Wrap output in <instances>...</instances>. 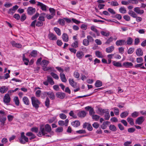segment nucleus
Instances as JSON below:
<instances>
[{
  "label": "nucleus",
  "instance_id": "1",
  "mask_svg": "<svg viewBox=\"0 0 146 146\" xmlns=\"http://www.w3.org/2000/svg\"><path fill=\"white\" fill-rule=\"evenodd\" d=\"M53 134L54 132L52 131L50 126L48 124H46L45 125L44 127L43 126L40 127L37 135L39 137L44 135L50 137Z\"/></svg>",
  "mask_w": 146,
  "mask_h": 146
},
{
  "label": "nucleus",
  "instance_id": "2",
  "mask_svg": "<svg viewBox=\"0 0 146 146\" xmlns=\"http://www.w3.org/2000/svg\"><path fill=\"white\" fill-rule=\"evenodd\" d=\"M32 103L34 107L36 109L39 107V105L40 104V102L35 97H32L31 98Z\"/></svg>",
  "mask_w": 146,
  "mask_h": 146
},
{
  "label": "nucleus",
  "instance_id": "3",
  "mask_svg": "<svg viewBox=\"0 0 146 146\" xmlns=\"http://www.w3.org/2000/svg\"><path fill=\"white\" fill-rule=\"evenodd\" d=\"M20 143L23 144H24L26 142H28L29 140L28 138L25 135V133L23 132L21 133L20 137L19 138Z\"/></svg>",
  "mask_w": 146,
  "mask_h": 146
},
{
  "label": "nucleus",
  "instance_id": "4",
  "mask_svg": "<svg viewBox=\"0 0 146 146\" xmlns=\"http://www.w3.org/2000/svg\"><path fill=\"white\" fill-rule=\"evenodd\" d=\"M6 115V114L3 111L0 110V121L4 124L6 120V117L4 116Z\"/></svg>",
  "mask_w": 146,
  "mask_h": 146
},
{
  "label": "nucleus",
  "instance_id": "5",
  "mask_svg": "<svg viewBox=\"0 0 146 146\" xmlns=\"http://www.w3.org/2000/svg\"><path fill=\"white\" fill-rule=\"evenodd\" d=\"M144 119L142 116L138 117L135 121V123L136 124L141 125L144 121Z\"/></svg>",
  "mask_w": 146,
  "mask_h": 146
},
{
  "label": "nucleus",
  "instance_id": "6",
  "mask_svg": "<svg viewBox=\"0 0 146 146\" xmlns=\"http://www.w3.org/2000/svg\"><path fill=\"white\" fill-rule=\"evenodd\" d=\"M28 14L30 15H32L35 13L36 11L35 8L31 7H29L27 10Z\"/></svg>",
  "mask_w": 146,
  "mask_h": 146
},
{
  "label": "nucleus",
  "instance_id": "7",
  "mask_svg": "<svg viewBox=\"0 0 146 146\" xmlns=\"http://www.w3.org/2000/svg\"><path fill=\"white\" fill-rule=\"evenodd\" d=\"M56 97L61 99H63L66 96V94L65 93L58 92L56 94Z\"/></svg>",
  "mask_w": 146,
  "mask_h": 146
},
{
  "label": "nucleus",
  "instance_id": "8",
  "mask_svg": "<svg viewBox=\"0 0 146 146\" xmlns=\"http://www.w3.org/2000/svg\"><path fill=\"white\" fill-rule=\"evenodd\" d=\"M116 44L117 46H122L126 45V42L125 40H117L115 43Z\"/></svg>",
  "mask_w": 146,
  "mask_h": 146
},
{
  "label": "nucleus",
  "instance_id": "9",
  "mask_svg": "<svg viewBox=\"0 0 146 146\" xmlns=\"http://www.w3.org/2000/svg\"><path fill=\"white\" fill-rule=\"evenodd\" d=\"M69 122V120L67 119L64 121L62 120H60L58 122L59 125L60 126L65 125L66 126L68 125Z\"/></svg>",
  "mask_w": 146,
  "mask_h": 146
},
{
  "label": "nucleus",
  "instance_id": "10",
  "mask_svg": "<svg viewBox=\"0 0 146 146\" xmlns=\"http://www.w3.org/2000/svg\"><path fill=\"white\" fill-rule=\"evenodd\" d=\"M134 11L138 14L142 15L144 13V11L143 10H141L140 8L136 7L134 9Z\"/></svg>",
  "mask_w": 146,
  "mask_h": 146
},
{
  "label": "nucleus",
  "instance_id": "11",
  "mask_svg": "<svg viewBox=\"0 0 146 146\" xmlns=\"http://www.w3.org/2000/svg\"><path fill=\"white\" fill-rule=\"evenodd\" d=\"M11 43L13 47H15L17 48H20L22 47V45L20 43H17L14 41H12Z\"/></svg>",
  "mask_w": 146,
  "mask_h": 146
},
{
  "label": "nucleus",
  "instance_id": "12",
  "mask_svg": "<svg viewBox=\"0 0 146 146\" xmlns=\"http://www.w3.org/2000/svg\"><path fill=\"white\" fill-rule=\"evenodd\" d=\"M44 94H47L51 100H53L55 99V95L54 93L52 92H45Z\"/></svg>",
  "mask_w": 146,
  "mask_h": 146
},
{
  "label": "nucleus",
  "instance_id": "13",
  "mask_svg": "<svg viewBox=\"0 0 146 146\" xmlns=\"http://www.w3.org/2000/svg\"><path fill=\"white\" fill-rule=\"evenodd\" d=\"M70 84L74 88H76L77 87V85L76 82H75L73 79L70 78L69 79Z\"/></svg>",
  "mask_w": 146,
  "mask_h": 146
},
{
  "label": "nucleus",
  "instance_id": "14",
  "mask_svg": "<svg viewBox=\"0 0 146 146\" xmlns=\"http://www.w3.org/2000/svg\"><path fill=\"white\" fill-rule=\"evenodd\" d=\"M84 56V52L81 51H78L76 54L77 57L79 59H82Z\"/></svg>",
  "mask_w": 146,
  "mask_h": 146
},
{
  "label": "nucleus",
  "instance_id": "15",
  "mask_svg": "<svg viewBox=\"0 0 146 146\" xmlns=\"http://www.w3.org/2000/svg\"><path fill=\"white\" fill-rule=\"evenodd\" d=\"M37 5L41 7V9L43 11H46V10L47 6L42 3L40 2H38Z\"/></svg>",
  "mask_w": 146,
  "mask_h": 146
},
{
  "label": "nucleus",
  "instance_id": "16",
  "mask_svg": "<svg viewBox=\"0 0 146 146\" xmlns=\"http://www.w3.org/2000/svg\"><path fill=\"white\" fill-rule=\"evenodd\" d=\"M4 102L6 103H7L10 101V98L8 94H5L4 97Z\"/></svg>",
  "mask_w": 146,
  "mask_h": 146
},
{
  "label": "nucleus",
  "instance_id": "17",
  "mask_svg": "<svg viewBox=\"0 0 146 146\" xmlns=\"http://www.w3.org/2000/svg\"><path fill=\"white\" fill-rule=\"evenodd\" d=\"M26 135V136L30 137L29 139L32 140L35 139L36 137V136L34 134L31 132H28L27 133Z\"/></svg>",
  "mask_w": 146,
  "mask_h": 146
},
{
  "label": "nucleus",
  "instance_id": "18",
  "mask_svg": "<svg viewBox=\"0 0 146 146\" xmlns=\"http://www.w3.org/2000/svg\"><path fill=\"white\" fill-rule=\"evenodd\" d=\"M48 37L50 40H56L57 39L56 36L51 33L49 34Z\"/></svg>",
  "mask_w": 146,
  "mask_h": 146
},
{
  "label": "nucleus",
  "instance_id": "19",
  "mask_svg": "<svg viewBox=\"0 0 146 146\" xmlns=\"http://www.w3.org/2000/svg\"><path fill=\"white\" fill-rule=\"evenodd\" d=\"M114 47L113 46H111L109 47L106 49V52L108 53H111L114 50Z\"/></svg>",
  "mask_w": 146,
  "mask_h": 146
},
{
  "label": "nucleus",
  "instance_id": "20",
  "mask_svg": "<svg viewBox=\"0 0 146 146\" xmlns=\"http://www.w3.org/2000/svg\"><path fill=\"white\" fill-rule=\"evenodd\" d=\"M133 40L131 37H129L127 38L126 42V45H131L132 44L133 42Z\"/></svg>",
  "mask_w": 146,
  "mask_h": 146
},
{
  "label": "nucleus",
  "instance_id": "21",
  "mask_svg": "<svg viewBox=\"0 0 146 146\" xmlns=\"http://www.w3.org/2000/svg\"><path fill=\"white\" fill-rule=\"evenodd\" d=\"M110 123V122L108 121H104L101 126V128L103 129L106 128L107 126Z\"/></svg>",
  "mask_w": 146,
  "mask_h": 146
},
{
  "label": "nucleus",
  "instance_id": "22",
  "mask_svg": "<svg viewBox=\"0 0 146 146\" xmlns=\"http://www.w3.org/2000/svg\"><path fill=\"white\" fill-rule=\"evenodd\" d=\"M136 54L138 56H141L143 55V52L141 49L138 48L136 50Z\"/></svg>",
  "mask_w": 146,
  "mask_h": 146
},
{
  "label": "nucleus",
  "instance_id": "23",
  "mask_svg": "<svg viewBox=\"0 0 146 146\" xmlns=\"http://www.w3.org/2000/svg\"><path fill=\"white\" fill-rule=\"evenodd\" d=\"M123 65L125 68H130L133 65V64L131 62H124Z\"/></svg>",
  "mask_w": 146,
  "mask_h": 146
},
{
  "label": "nucleus",
  "instance_id": "24",
  "mask_svg": "<svg viewBox=\"0 0 146 146\" xmlns=\"http://www.w3.org/2000/svg\"><path fill=\"white\" fill-rule=\"evenodd\" d=\"M86 114V112L84 111H81L78 113V116L81 118H82L85 117Z\"/></svg>",
  "mask_w": 146,
  "mask_h": 146
},
{
  "label": "nucleus",
  "instance_id": "25",
  "mask_svg": "<svg viewBox=\"0 0 146 146\" xmlns=\"http://www.w3.org/2000/svg\"><path fill=\"white\" fill-rule=\"evenodd\" d=\"M60 76L61 81L62 82H66L67 81V80L65 77V75L63 73H61L60 74Z\"/></svg>",
  "mask_w": 146,
  "mask_h": 146
},
{
  "label": "nucleus",
  "instance_id": "26",
  "mask_svg": "<svg viewBox=\"0 0 146 146\" xmlns=\"http://www.w3.org/2000/svg\"><path fill=\"white\" fill-rule=\"evenodd\" d=\"M8 88L5 86H3L0 88V92L1 94L5 93L8 90Z\"/></svg>",
  "mask_w": 146,
  "mask_h": 146
},
{
  "label": "nucleus",
  "instance_id": "27",
  "mask_svg": "<svg viewBox=\"0 0 146 146\" xmlns=\"http://www.w3.org/2000/svg\"><path fill=\"white\" fill-rule=\"evenodd\" d=\"M71 125L74 127H77L80 125V123L78 121H76L72 122L71 123Z\"/></svg>",
  "mask_w": 146,
  "mask_h": 146
},
{
  "label": "nucleus",
  "instance_id": "28",
  "mask_svg": "<svg viewBox=\"0 0 146 146\" xmlns=\"http://www.w3.org/2000/svg\"><path fill=\"white\" fill-rule=\"evenodd\" d=\"M62 38L63 41L65 42H67L68 40V35L65 33H64L62 35Z\"/></svg>",
  "mask_w": 146,
  "mask_h": 146
},
{
  "label": "nucleus",
  "instance_id": "29",
  "mask_svg": "<svg viewBox=\"0 0 146 146\" xmlns=\"http://www.w3.org/2000/svg\"><path fill=\"white\" fill-rule=\"evenodd\" d=\"M49 63V62L48 61L44 60L41 62V65L42 67H45Z\"/></svg>",
  "mask_w": 146,
  "mask_h": 146
},
{
  "label": "nucleus",
  "instance_id": "30",
  "mask_svg": "<svg viewBox=\"0 0 146 146\" xmlns=\"http://www.w3.org/2000/svg\"><path fill=\"white\" fill-rule=\"evenodd\" d=\"M47 81L51 85H54V82L52 78L49 76H47Z\"/></svg>",
  "mask_w": 146,
  "mask_h": 146
},
{
  "label": "nucleus",
  "instance_id": "31",
  "mask_svg": "<svg viewBox=\"0 0 146 146\" xmlns=\"http://www.w3.org/2000/svg\"><path fill=\"white\" fill-rule=\"evenodd\" d=\"M113 64L114 66L117 67H121L122 66L121 63L119 62L113 61Z\"/></svg>",
  "mask_w": 146,
  "mask_h": 146
},
{
  "label": "nucleus",
  "instance_id": "32",
  "mask_svg": "<svg viewBox=\"0 0 146 146\" xmlns=\"http://www.w3.org/2000/svg\"><path fill=\"white\" fill-rule=\"evenodd\" d=\"M23 100L25 104L26 105H29V100L28 98L26 97H24L23 98Z\"/></svg>",
  "mask_w": 146,
  "mask_h": 146
},
{
  "label": "nucleus",
  "instance_id": "33",
  "mask_svg": "<svg viewBox=\"0 0 146 146\" xmlns=\"http://www.w3.org/2000/svg\"><path fill=\"white\" fill-rule=\"evenodd\" d=\"M91 29L92 30L95 32L96 34L98 36H99L100 35V33L96 29V27L94 26H91Z\"/></svg>",
  "mask_w": 146,
  "mask_h": 146
},
{
  "label": "nucleus",
  "instance_id": "34",
  "mask_svg": "<svg viewBox=\"0 0 146 146\" xmlns=\"http://www.w3.org/2000/svg\"><path fill=\"white\" fill-rule=\"evenodd\" d=\"M128 13L133 18L136 17V13L132 10L129 11Z\"/></svg>",
  "mask_w": 146,
  "mask_h": 146
},
{
  "label": "nucleus",
  "instance_id": "35",
  "mask_svg": "<svg viewBox=\"0 0 146 146\" xmlns=\"http://www.w3.org/2000/svg\"><path fill=\"white\" fill-rule=\"evenodd\" d=\"M109 129L113 131H116L117 130L116 127L113 125H111L110 126Z\"/></svg>",
  "mask_w": 146,
  "mask_h": 146
},
{
  "label": "nucleus",
  "instance_id": "36",
  "mask_svg": "<svg viewBox=\"0 0 146 146\" xmlns=\"http://www.w3.org/2000/svg\"><path fill=\"white\" fill-rule=\"evenodd\" d=\"M95 85L96 87H99L102 85V83L100 80H97L96 82Z\"/></svg>",
  "mask_w": 146,
  "mask_h": 146
},
{
  "label": "nucleus",
  "instance_id": "37",
  "mask_svg": "<svg viewBox=\"0 0 146 146\" xmlns=\"http://www.w3.org/2000/svg\"><path fill=\"white\" fill-rule=\"evenodd\" d=\"M127 121L131 125H133L134 124L133 119L130 117H128L127 119Z\"/></svg>",
  "mask_w": 146,
  "mask_h": 146
},
{
  "label": "nucleus",
  "instance_id": "38",
  "mask_svg": "<svg viewBox=\"0 0 146 146\" xmlns=\"http://www.w3.org/2000/svg\"><path fill=\"white\" fill-rule=\"evenodd\" d=\"M119 11L121 13L124 14L126 13V9L124 7H121L119 9Z\"/></svg>",
  "mask_w": 146,
  "mask_h": 146
},
{
  "label": "nucleus",
  "instance_id": "39",
  "mask_svg": "<svg viewBox=\"0 0 146 146\" xmlns=\"http://www.w3.org/2000/svg\"><path fill=\"white\" fill-rule=\"evenodd\" d=\"M128 114V113L127 111H125L121 113L120 115L121 117L122 118H124Z\"/></svg>",
  "mask_w": 146,
  "mask_h": 146
},
{
  "label": "nucleus",
  "instance_id": "40",
  "mask_svg": "<svg viewBox=\"0 0 146 146\" xmlns=\"http://www.w3.org/2000/svg\"><path fill=\"white\" fill-rule=\"evenodd\" d=\"M54 30L58 36L60 35L61 33L60 30L59 29L55 27L54 28Z\"/></svg>",
  "mask_w": 146,
  "mask_h": 146
},
{
  "label": "nucleus",
  "instance_id": "41",
  "mask_svg": "<svg viewBox=\"0 0 146 146\" xmlns=\"http://www.w3.org/2000/svg\"><path fill=\"white\" fill-rule=\"evenodd\" d=\"M14 101L15 102L16 105L18 106L19 104V101L18 97L15 96L14 98Z\"/></svg>",
  "mask_w": 146,
  "mask_h": 146
},
{
  "label": "nucleus",
  "instance_id": "42",
  "mask_svg": "<svg viewBox=\"0 0 146 146\" xmlns=\"http://www.w3.org/2000/svg\"><path fill=\"white\" fill-rule=\"evenodd\" d=\"M51 75L53 77V78L56 80H58L59 79V77L58 75L54 73L53 72H51L50 73Z\"/></svg>",
  "mask_w": 146,
  "mask_h": 146
},
{
  "label": "nucleus",
  "instance_id": "43",
  "mask_svg": "<svg viewBox=\"0 0 146 146\" xmlns=\"http://www.w3.org/2000/svg\"><path fill=\"white\" fill-rule=\"evenodd\" d=\"M89 44V42L87 39H84L83 42V44L85 46H88Z\"/></svg>",
  "mask_w": 146,
  "mask_h": 146
},
{
  "label": "nucleus",
  "instance_id": "44",
  "mask_svg": "<svg viewBox=\"0 0 146 146\" xmlns=\"http://www.w3.org/2000/svg\"><path fill=\"white\" fill-rule=\"evenodd\" d=\"M96 56L99 58H102L103 57V55L101 52H100L97 51H96Z\"/></svg>",
  "mask_w": 146,
  "mask_h": 146
},
{
  "label": "nucleus",
  "instance_id": "45",
  "mask_svg": "<svg viewBox=\"0 0 146 146\" xmlns=\"http://www.w3.org/2000/svg\"><path fill=\"white\" fill-rule=\"evenodd\" d=\"M50 105V100L47 97L45 102V105L47 108L49 107Z\"/></svg>",
  "mask_w": 146,
  "mask_h": 146
},
{
  "label": "nucleus",
  "instance_id": "46",
  "mask_svg": "<svg viewBox=\"0 0 146 146\" xmlns=\"http://www.w3.org/2000/svg\"><path fill=\"white\" fill-rule=\"evenodd\" d=\"M92 119L96 121L98 120L100 118V116L96 115H92Z\"/></svg>",
  "mask_w": 146,
  "mask_h": 146
},
{
  "label": "nucleus",
  "instance_id": "47",
  "mask_svg": "<svg viewBox=\"0 0 146 146\" xmlns=\"http://www.w3.org/2000/svg\"><path fill=\"white\" fill-rule=\"evenodd\" d=\"M100 33L102 35L106 36H108L110 35V33L109 32H106L105 31H101Z\"/></svg>",
  "mask_w": 146,
  "mask_h": 146
},
{
  "label": "nucleus",
  "instance_id": "48",
  "mask_svg": "<svg viewBox=\"0 0 146 146\" xmlns=\"http://www.w3.org/2000/svg\"><path fill=\"white\" fill-rule=\"evenodd\" d=\"M72 46L74 48H76L78 46V41H76L74 43L72 44Z\"/></svg>",
  "mask_w": 146,
  "mask_h": 146
},
{
  "label": "nucleus",
  "instance_id": "49",
  "mask_svg": "<svg viewBox=\"0 0 146 146\" xmlns=\"http://www.w3.org/2000/svg\"><path fill=\"white\" fill-rule=\"evenodd\" d=\"M106 114L104 115L105 117V118L106 120H108L110 117V115L109 114V113L107 111L105 113Z\"/></svg>",
  "mask_w": 146,
  "mask_h": 146
},
{
  "label": "nucleus",
  "instance_id": "50",
  "mask_svg": "<svg viewBox=\"0 0 146 146\" xmlns=\"http://www.w3.org/2000/svg\"><path fill=\"white\" fill-rule=\"evenodd\" d=\"M58 22L61 25H64L65 21L63 19H59Z\"/></svg>",
  "mask_w": 146,
  "mask_h": 146
},
{
  "label": "nucleus",
  "instance_id": "51",
  "mask_svg": "<svg viewBox=\"0 0 146 146\" xmlns=\"http://www.w3.org/2000/svg\"><path fill=\"white\" fill-rule=\"evenodd\" d=\"M63 131V128L62 127H58L56 130V132L57 133H60L62 132Z\"/></svg>",
  "mask_w": 146,
  "mask_h": 146
},
{
  "label": "nucleus",
  "instance_id": "52",
  "mask_svg": "<svg viewBox=\"0 0 146 146\" xmlns=\"http://www.w3.org/2000/svg\"><path fill=\"white\" fill-rule=\"evenodd\" d=\"M49 11L51 13V14L55 15V10L53 8H50L49 9Z\"/></svg>",
  "mask_w": 146,
  "mask_h": 146
},
{
  "label": "nucleus",
  "instance_id": "53",
  "mask_svg": "<svg viewBox=\"0 0 146 146\" xmlns=\"http://www.w3.org/2000/svg\"><path fill=\"white\" fill-rule=\"evenodd\" d=\"M113 40V38L112 37H110L107 40V41L105 42L106 44H109Z\"/></svg>",
  "mask_w": 146,
  "mask_h": 146
},
{
  "label": "nucleus",
  "instance_id": "54",
  "mask_svg": "<svg viewBox=\"0 0 146 146\" xmlns=\"http://www.w3.org/2000/svg\"><path fill=\"white\" fill-rule=\"evenodd\" d=\"M134 48H129L127 50V53L129 54H132L134 51Z\"/></svg>",
  "mask_w": 146,
  "mask_h": 146
},
{
  "label": "nucleus",
  "instance_id": "55",
  "mask_svg": "<svg viewBox=\"0 0 146 146\" xmlns=\"http://www.w3.org/2000/svg\"><path fill=\"white\" fill-rule=\"evenodd\" d=\"M37 51L34 50L31 52V55L32 56L35 57L37 56Z\"/></svg>",
  "mask_w": 146,
  "mask_h": 146
},
{
  "label": "nucleus",
  "instance_id": "56",
  "mask_svg": "<svg viewBox=\"0 0 146 146\" xmlns=\"http://www.w3.org/2000/svg\"><path fill=\"white\" fill-rule=\"evenodd\" d=\"M111 5L112 6H116L119 5V4L116 1H113L111 2Z\"/></svg>",
  "mask_w": 146,
  "mask_h": 146
},
{
  "label": "nucleus",
  "instance_id": "57",
  "mask_svg": "<svg viewBox=\"0 0 146 146\" xmlns=\"http://www.w3.org/2000/svg\"><path fill=\"white\" fill-rule=\"evenodd\" d=\"M139 115V113L137 111H135L131 114V116L133 117H136Z\"/></svg>",
  "mask_w": 146,
  "mask_h": 146
},
{
  "label": "nucleus",
  "instance_id": "58",
  "mask_svg": "<svg viewBox=\"0 0 146 146\" xmlns=\"http://www.w3.org/2000/svg\"><path fill=\"white\" fill-rule=\"evenodd\" d=\"M31 130L32 132L37 133L38 131V129L36 127H33L31 129Z\"/></svg>",
  "mask_w": 146,
  "mask_h": 146
},
{
  "label": "nucleus",
  "instance_id": "59",
  "mask_svg": "<svg viewBox=\"0 0 146 146\" xmlns=\"http://www.w3.org/2000/svg\"><path fill=\"white\" fill-rule=\"evenodd\" d=\"M87 39L88 40L89 42H93L94 41V39L90 35H88L87 37Z\"/></svg>",
  "mask_w": 146,
  "mask_h": 146
},
{
  "label": "nucleus",
  "instance_id": "60",
  "mask_svg": "<svg viewBox=\"0 0 146 146\" xmlns=\"http://www.w3.org/2000/svg\"><path fill=\"white\" fill-rule=\"evenodd\" d=\"M74 76L75 78H78L80 76L79 73L75 71L74 73Z\"/></svg>",
  "mask_w": 146,
  "mask_h": 146
},
{
  "label": "nucleus",
  "instance_id": "61",
  "mask_svg": "<svg viewBox=\"0 0 146 146\" xmlns=\"http://www.w3.org/2000/svg\"><path fill=\"white\" fill-rule=\"evenodd\" d=\"M98 113L101 115H103L104 113L106 112V110H98Z\"/></svg>",
  "mask_w": 146,
  "mask_h": 146
},
{
  "label": "nucleus",
  "instance_id": "62",
  "mask_svg": "<svg viewBox=\"0 0 146 146\" xmlns=\"http://www.w3.org/2000/svg\"><path fill=\"white\" fill-rule=\"evenodd\" d=\"M59 116L61 119H65L66 117V115L63 113L60 114L59 115Z\"/></svg>",
  "mask_w": 146,
  "mask_h": 146
},
{
  "label": "nucleus",
  "instance_id": "63",
  "mask_svg": "<svg viewBox=\"0 0 146 146\" xmlns=\"http://www.w3.org/2000/svg\"><path fill=\"white\" fill-rule=\"evenodd\" d=\"M43 25V22L42 21H40L37 22L36 25L37 27H40L42 26Z\"/></svg>",
  "mask_w": 146,
  "mask_h": 146
},
{
  "label": "nucleus",
  "instance_id": "64",
  "mask_svg": "<svg viewBox=\"0 0 146 146\" xmlns=\"http://www.w3.org/2000/svg\"><path fill=\"white\" fill-rule=\"evenodd\" d=\"M26 18V15L24 14H22V15L21 16V20L22 21H25V20Z\"/></svg>",
  "mask_w": 146,
  "mask_h": 146
}]
</instances>
